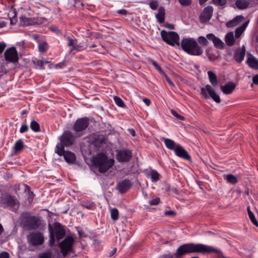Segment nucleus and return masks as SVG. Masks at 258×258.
Wrapping results in <instances>:
<instances>
[{
    "instance_id": "nucleus-31",
    "label": "nucleus",
    "mask_w": 258,
    "mask_h": 258,
    "mask_svg": "<svg viewBox=\"0 0 258 258\" xmlns=\"http://www.w3.org/2000/svg\"><path fill=\"white\" fill-rule=\"evenodd\" d=\"M224 179L227 180L228 182L233 184L237 182L236 177L231 174L224 175Z\"/></svg>"
},
{
    "instance_id": "nucleus-49",
    "label": "nucleus",
    "mask_w": 258,
    "mask_h": 258,
    "mask_svg": "<svg viewBox=\"0 0 258 258\" xmlns=\"http://www.w3.org/2000/svg\"><path fill=\"white\" fill-rule=\"evenodd\" d=\"M244 31H242L239 27L237 28L235 31V37L238 38L242 34Z\"/></svg>"
},
{
    "instance_id": "nucleus-7",
    "label": "nucleus",
    "mask_w": 258,
    "mask_h": 258,
    "mask_svg": "<svg viewBox=\"0 0 258 258\" xmlns=\"http://www.w3.org/2000/svg\"><path fill=\"white\" fill-rule=\"evenodd\" d=\"M161 36L162 40L168 45L174 46L176 44L178 46L180 45L179 36L174 31L167 32L163 30L161 31Z\"/></svg>"
},
{
    "instance_id": "nucleus-11",
    "label": "nucleus",
    "mask_w": 258,
    "mask_h": 258,
    "mask_svg": "<svg viewBox=\"0 0 258 258\" xmlns=\"http://www.w3.org/2000/svg\"><path fill=\"white\" fill-rule=\"evenodd\" d=\"M74 241V239L72 236H67L60 242V251L64 256H66L68 252L72 250Z\"/></svg>"
},
{
    "instance_id": "nucleus-32",
    "label": "nucleus",
    "mask_w": 258,
    "mask_h": 258,
    "mask_svg": "<svg viewBox=\"0 0 258 258\" xmlns=\"http://www.w3.org/2000/svg\"><path fill=\"white\" fill-rule=\"evenodd\" d=\"M48 62H49L47 61H44L43 60L39 59L33 61V63L36 66V67L41 70H44L45 69L44 64L47 63Z\"/></svg>"
},
{
    "instance_id": "nucleus-63",
    "label": "nucleus",
    "mask_w": 258,
    "mask_h": 258,
    "mask_svg": "<svg viewBox=\"0 0 258 258\" xmlns=\"http://www.w3.org/2000/svg\"><path fill=\"white\" fill-rule=\"evenodd\" d=\"M143 101L144 102V103L147 106H149L151 104V101L149 99L147 98H144L143 99Z\"/></svg>"
},
{
    "instance_id": "nucleus-20",
    "label": "nucleus",
    "mask_w": 258,
    "mask_h": 258,
    "mask_svg": "<svg viewBox=\"0 0 258 258\" xmlns=\"http://www.w3.org/2000/svg\"><path fill=\"white\" fill-rule=\"evenodd\" d=\"M235 84L232 82H228L223 86H221L220 88L224 94H231L235 88Z\"/></svg>"
},
{
    "instance_id": "nucleus-36",
    "label": "nucleus",
    "mask_w": 258,
    "mask_h": 258,
    "mask_svg": "<svg viewBox=\"0 0 258 258\" xmlns=\"http://www.w3.org/2000/svg\"><path fill=\"white\" fill-rule=\"evenodd\" d=\"M114 101L115 104L120 107H124L125 106L122 100L118 96L114 97Z\"/></svg>"
},
{
    "instance_id": "nucleus-9",
    "label": "nucleus",
    "mask_w": 258,
    "mask_h": 258,
    "mask_svg": "<svg viewBox=\"0 0 258 258\" xmlns=\"http://www.w3.org/2000/svg\"><path fill=\"white\" fill-rule=\"evenodd\" d=\"M27 240L31 245H40L44 243V237L40 232H32L27 236Z\"/></svg>"
},
{
    "instance_id": "nucleus-15",
    "label": "nucleus",
    "mask_w": 258,
    "mask_h": 258,
    "mask_svg": "<svg viewBox=\"0 0 258 258\" xmlns=\"http://www.w3.org/2000/svg\"><path fill=\"white\" fill-rule=\"evenodd\" d=\"M53 230L57 241L61 239L66 235V231L63 226L59 223H55Z\"/></svg>"
},
{
    "instance_id": "nucleus-8",
    "label": "nucleus",
    "mask_w": 258,
    "mask_h": 258,
    "mask_svg": "<svg viewBox=\"0 0 258 258\" xmlns=\"http://www.w3.org/2000/svg\"><path fill=\"white\" fill-rule=\"evenodd\" d=\"M201 94L206 99L211 97L216 103L221 102L220 97L210 85H206L201 89Z\"/></svg>"
},
{
    "instance_id": "nucleus-28",
    "label": "nucleus",
    "mask_w": 258,
    "mask_h": 258,
    "mask_svg": "<svg viewBox=\"0 0 258 258\" xmlns=\"http://www.w3.org/2000/svg\"><path fill=\"white\" fill-rule=\"evenodd\" d=\"M235 5L239 9H245L249 5V3L245 0H237Z\"/></svg>"
},
{
    "instance_id": "nucleus-64",
    "label": "nucleus",
    "mask_w": 258,
    "mask_h": 258,
    "mask_svg": "<svg viewBox=\"0 0 258 258\" xmlns=\"http://www.w3.org/2000/svg\"><path fill=\"white\" fill-rule=\"evenodd\" d=\"M159 258H173L171 254H164L159 257Z\"/></svg>"
},
{
    "instance_id": "nucleus-57",
    "label": "nucleus",
    "mask_w": 258,
    "mask_h": 258,
    "mask_svg": "<svg viewBox=\"0 0 258 258\" xmlns=\"http://www.w3.org/2000/svg\"><path fill=\"white\" fill-rule=\"evenodd\" d=\"M103 141H104L103 138H102L101 140H99V141L96 140L94 142V144L96 146L100 147L101 146L100 144H101L103 142Z\"/></svg>"
},
{
    "instance_id": "nucleus-62",
    "label": "nucleus",
    "mask_w": 258,
    "mask_h": 258,
    "mask_svg": "<svg viewBox=\"0 0 258 258\" xmlns=\"http://www.w3.org/2000/svg\"><path fill=\"white\" fill-rule=\"evenodd\" d=\"M252 82L253 84L255 85H258V74L253 77Z\"/></svg>"
},
{
    "instance_id": "nucleus-33",
    "label": "nucleus",
    "mask_w": 258,
    "mask_h": 258,
    "mask_svg": "<svg viewBox=\"0 0 258 258\" xmlns=\"http://www.w3.org/2000/svg\"><path fill=\"white\" fill-rule=\"evenodd\" d=\"M31 129L34 132H38L40 131L39 124L35 120H33L30 125Z\"/></svg>"
},
{
    "instance_id": "nucleus-43",
    "label": "nucleus",
    "mask_w": 258,
    "mask_h": 258,
    "mask_svg": "<svg viewBox=\"0 0 258 258\" xmlns=\"http://www.w3.org/2000/svg\"><path fill=\"white\" fill-rule=\"evenodd\" d=\"M213 2L215 5L222 7H224L227 3L226 0H213Z\"/></svg>"
},
{
    "instance_id": "nucleus-44",
    "label": "nucleus",
    "mask_w": 258,
    "mask_h": 258,
    "mask_svg": "<svg viewBox=\"0 0 258 258\" xmlns=\"http://www.w3.org/2000/svg\"><path fill=\"white\" fill-rule=\"evenodd\" d=\"M178 1L183 7L189 6L191 4V0H178Z\"/></svg>"
},
{
    "instance_id": "nucleus-4",
    "label": "nucleus",
    "mask_w": 258,
    "mask_h": 258,
    "mask_svg": "<svg viewBox=\"0 0 258 258\" xmlns=\"http://www.w3.org/2000/svg\"><path fill=\"white\" fill-rule=\"evenodd\" d=\"M180 43L182 49L189 54L200 55L203 52L202 48L198 45L197 42L194 38H183Z\"/></svg>"
},
{
    "instance_id": "nucleus-37",
    "label": "nucleus",
    "mask_w": 258,
    "mask_h": 258,
    "mask_svg": "<svg viewBox=\"0 0 258 258\" xmlns=\"http://www.w3.org/2000/svg\"><path fill=\"white\" fill-rule=\"evenodd\" d=\"M118 211L116 208H113L111 210V219L115 221L118 219Z\"/></svg>"
},
{
    "instance_id": "nucleus-51",
    "label": "nucleus",
    "mask_w": 258,
    "mask_h": 258,
    "mask_svg": "<svg viewBox=\"0 0 258 258\" xmlns=\"http://www.w3.org/2000/svg\"><path fill=\"white\" fill-rule=\"evenodd\" d=\"M28 131V126L27 124H23L20 129V133L21 134L27 132Z\"/></svg>"
},
{
    "instance_id": "nucleus-40",
    "label": "nucleus",
    "mask_w": 258,
    "mask_h": 258,
    "mask_svg": "<svg viewBox=\"0 0 258 258\" xmlns=\"http://www.w3.org/2000/svg\"><path fill=\"white\" fill-rule=\"evenodd\" d=\"M249 218L253 225L258 227V221L256 219L254 214L252 212H249Z\"/></svg>"
},
{
    "instance_id": "nucleus-60",
    "label": "nucleus",
    "mask_w": 258,
    "mask_h": 258,
    "mask_svg": "<svg viewBox=\"0 0 258 258\" xmlns=\"http://www.w3.org/2000/svg\"><path fill=\"white\" fill-rule=\"evenodd\" d=\"M6 47V44L4 42L0 43V53H2Z\"/></svg>"
},
{
    "instance_id": "nucleus-53",
    "label": "nucleus",
    "mask_w": 258,
    "mask_h": 258,
    "mask_svg": "<svg viewBox=\"0 0 258 258\" xmlns=\"http://www.w3.org/2000/svg\"><path fill=\"white\" fill-rule=\"evenodd\" d=\"M236 26V24L235 23H234V22L233 20V19L232 20H231V21H229V22H228L226 23V26L228 28H231V27H234V26Z\"/></svg>"
},
{
    "instance_id": "nucleus-42",
    "label": "nucleus",
    "mask_w": 258,
    "mask_h": 258,
    "mask_svg": "<svg viewBox=\"0 0 258 258\" xmlns=\"http://www.w3.org/2000/svg\"><path fill=\"white\" fill-rule=\"evenodd\" d=\"M151 63L153 64V66L155 67V68L160 73H164L162 68L160 67V66L157 63V62L154 60H151Z\"/></svg>"
},
{
    "instance_id": "nucleus-39",
    "label": "nucleus",
    "mask_w": 258,
    "mask_h": 258,
    "mask_svg": "<svg viewBox=\"0 0 258 258\" xmlns=\"http://www.w3.org/2000/svg\"><path fill=\"white\" fill-rule=\"evenodd\" d=\"M39 51L41 52H45L48 49V44L46 42L41 43L38 45Z\"/></svg>"
},
{
    "instance_id": "nucleus-50",
    "label": "nucleus",
    "mask_w": 258,
    "mask_h": 258,
    "mask_svg": "<svg viewBox=\"0 0 258 258\" xmlns=\"http://www.w3.org/2000/svg\"><path fill=\"white\" fill-rule=\"evenodd\" d=\"M84 49V47L83 45L81 43L78 44V43L75 45V47L74 49V50H76L77 51H80Z\"/></svg>"
},
{
    "instance_id": "nucleus-13",
    "label": "nucleus",
    "mask_w": 258,
    "mask_h": 258,
    "mask_svg": "<svg viewBox=\"0 0 258 258\" xmlns=\"http://www.w3.org/2000/svg\"><path fill=\"white\" fill-rule=\"evenodd\" d=\"M5 58L7 61L15 63L18 62L19 57L17 51L15 47L8 48L4 53Z\"/></svg>"
},
{
    "instance_id": "nucleus-25",
    "label": "nucleus",
    "mask_w": 258,
    "mask_h": 258,
    "mask_svg": "<svg viewBox=\"0 0 258 258\" xmlns=\"http://www.w3.org/2000/svg\"><path fill=\"white\" fill-rule=\"evenodd\" d=\"M207 74L211 84L213 87H217L218 85V82L215 74L211 71H208Z\"/></svg>"
},
{
    "instance_id": "nucleus-10",
    "label": "nucleus",
    "mask_w": 258,
    "mask_h": 258,
    "mask_svg": "<svg viewBox=\"0 0 258 258\" xmlns=\"http://www.w3.org/2000/svg\"><path fill=\"white\" fill-rule=\"evenodd\" d=\"M89 118L87 117L78 118L74 124L73 129L77 133L85 130L89 124Z\"/></svg>"
},
{
    "instance_id": "nucleus-27",
    "label": "nucleus",
    "mask_w": 258,
    "mask_h": 258,
    "mask_svg": "<svg viewBox=\"0 0 258 258\" xmlns=\"http://www.w3.org/2000/svg\"><path fill=\"white\" fill-rule=\"evenodd\" d=\"M24 148V144L22 139H19L17 141L13 146V149L15 150V153L19 152Z\"/></svg>"
},
{
    "instance_id": "nucleus-45",
    "label": "nucleus",
    "mask_w": 258,
    "mask_h": 258,
    "mask_svg": "<svg viewBox=\"0 0 258 258\" xmlns=\"http://www.w3.org/2000/svg\"><path fill=\"white\" fill-rule=\"evenodd\" d=\"M171 114L176 118L181 120H183L184 119V117L177 113V112L173 109L171 110Z\"/></svg>"
},
{
    "instance_id": "nucleus-30",
    "label": "nucleus",
    "mask_w": 258,
    "mask_h": 258,
    "mask_svg": "<svg viewBox=\"0 0 258 258\" xmlns=\"http://www.w3.org/2000/svg\"><path fill=\"white\" fill-rule=\"evenodd\" d=\"M150 176L151 181L153 182H155L159 180L160 175L157 171L155 170H151Z\"/></svg>"
},
{
    "instance_id": "nucleus-26",
    "label": "nucleus",
    "mask_w": 258,
    "mask_h": 258,
    "mask_svg": "<svg viewBox=\"0 0 258 258\" xmlns=\"http://www.w3.org/2000/svg\"><path fill=\"white\" fill-rule=\"evenodd\" d=\"M225 42L228 46H231L234 45L235 39L233 32H229L225 36Z\"/></svg>"
},
{
    "instance_id": "nucleus-54",
    "label": "nucleus",
    "mask_w": 258,
    "mask_h": 258,
    "mask_svg": "<svg viewBox=\"0 0 258 258\" xmlns=\"http://www.w3.org/2000/svg\"><path fill=\"white\" fill-rule=\"evenodd\" d=\"M0 258H9V254L6 251L2 252L0 253Z\"/></svg>"
},
{
    "instance_id": "nucleus-38",
    "label": "nucleus",
    "mask_w": 258,
    "mask_h": 258,
    "mask_svg": "<svg viewBox=\"0 0 258 258\" xmlns=\"http://www.w3.org/2000/svg\"><path fill=\"white\" fill-rule=\"evenodd\" d=\"M149 2L148 4L152 10H155L158 8L159 5L157 1L149 0Z\"/></svg>"
},
{
    "instance_id": "nucleus-21",
    "label": "nucleus",
    "mask_w": 258,
    "mask_h": 258,
    "mask_svg": "<svg viewBox=\"0 0 258 258\" xmlns=\"http://www.w3.org/2000/svg\"><path fill=\"white\" fill-rule=\"evenodd\" d=\"M63 156L64 160L69 164L74 163L76 160V155L71 151H66L63 149V153L60 156Z\"/></svg>"
},
{
    "instance_id": "nucleus-41",
    "label": "nucleus",
    "mask_w": 258,
    "mask_h": 258,
    "mask_svg": "<svg viewBox=\"0 0 258 258\" xmlns=\"http://www.w3.org/2000/svg\"><path fill=\"white\" fill-rule=\"evenodd\" d=\"M198 41L199 43L204 46H207L208 45V41L204 36H200L198 38Z\"/></svg>"
},
{
    "instance_id": "nucleus-16",
    "label": "nucleus",
    "mask_w": 258,
    "mask_h": 258,
    "mask_svg": "<svg viewBox=\"0 0 258 258\" xmlns=\"http://www.w3.org/2000/svg\"><path fill=\"white\" fill-rule=\"evenodd\" d=\"M174 151L177 156L182 159L187 161H189L191 159V157L187 152L179 144H178Z\"/></svg>"
},
{
    "instance_id": "nucleus-52",
    "label": "nucleus",
    "mask_w": 258,
    "mask_h": 258,
    "mask_svg": "<svg viewBox=\"0 0 258 258\" xmlns=\"http://www.w3.org/2000/svg\"><path fill=\"white\" fill-rule=\"evenodd\" d=\"M206 37L208 40L212 41L213 43H214L215 40L217 38V37H216L215 35L212 33L207 34Z\"/></svg>"
},
{
    "instance_id": "nucleus-34",
    "label": "nucleus",
    "mask_w": 258,
    "mask_h": 258,
    "mask_svg": "<svg viewBox=\"0 0 258 258\" xmlns=\"http://www.w3.org/2000/svg\"><path fill=\"white\" fill-rule=\"evenodd\" d=\"M67 39L69 41L68 44V46L71 47V51H73L75 45L78 43L77 40L76 39H72L70 37H68Z\"/></svg>"
},
{
    "instance_id": "nucleus-47",
    "label": "nucleus",
    "mask_w": 258,
    "mask_h": 258,
    "mask_svg": "<svg viewBox=\"0 0 258 258\" xmlns=\"http://www.w3.org/2000/svg\"><path fill=\"white\" fill-rule=\"evenodd\" d=\"M244 19V17L242 16H237L235 17L233 20L234 21V23L236 24V25L239 23L240 22H242L243 20Z\"/></svg>"
},
{
    "instance_id": "nucleus-24",
    "label": "nucleus",
    "mask_w": 258,
    "mask_h": 258,
    "mask_svg": "<svg viewBox=\"0 0 258 258\" xmlns=\"http://www.w3.org/2000/svg\"><path fill=\"white\" fill-rule=\"evenodd\" d=\"M246 63L250 68L255 70H258V60L256 59L255 57L252 55L247 58Z\"/></svg>"
},
{
    "instance_id": "nucleus-59",
    "label": "nucleus",
    "mask_w": 258,
    "mask_h": 258,
    "mask_svg": "<svg viewBox=\"0 0 258 258\" xmlns=\"http://www.w3.org/2000/svg\"><path fill=\"white\" fill-rule=\"evenodd\" d=\"M165 214L167 216H174L175 215V213L173 211L169 210L166 211L165 212Z\"/></svg>"
},
{
    "instance_id": "nucleus-17",
    "label": "nucleus",
    "mask_w": 258,
    "mask_h": 258,
    "mask_svg": "<svg viewBox=\"0 0 258 258\" xmlns=\"http://www.w3.org/2000/svg\"><path fill=\"white\" fill-rule=\"evenodd\" d=\"M245 53V48L244 45L241 47L237 48L234 53V58L238 63L242 62L244 59Z\"/></svg>"
},
{
    "instance_id": "nucleus-61",
    "label": "nucleus",
    "mask_w": 258,
    "mask_h": 258,
    "mask_svg": "<svg viewBox=\"0 0 258 258\" xmlns=\"http://www.w3.org/2000/svg\"><path fill=\"white\" fill-rule=\"evenodd\" d=\"M249 23V21H247L245 22H244L239 28L240 29H242V31H244L246 29V27L247 26V25Z\"/></svg>"
},
{
    "instance_id": "nucleus-2",
    "label": "nucleus",
    "mask_w": 258,
    "mask_h": 258,
    "mask_svg": "<svg viewBox=\"0 0 258 258\" xmlns=\"http://www.w3.org/2000/svg\"><path fill=\"white\" fill-rule=\"evenodd\" d=\"M92 163L93 166L98 169L100 173L107 172L114 164V160L108 158L106 154L103 153H98L93 157Z\"/></svg>"
},
{
    "instance_id": "nucleus-29",
    "label": "nucleus",
    "mask_w": 258,
    "mask_h": 258,
    "mask_svg": "<svg viewBox=\"0 0 258 258\" xmlns=\"http://www.w3.org/2000/svg\"><path fill=\"white\" fill-rule=\"evenodd\" d=\"M49 244L50 246H53L55 244V236L53 232V230L52 227L49 225Z\"/></svg>"
},
{
    "instance_id": "nucleus-1",
    "label": "nucleus",
    "mask_w": 258,
    "mask_h": 258,
    "mask_svg": "<svg viewBox=\"0 0 258 258\" xmlns=\"http://www.w3.org/2000/svg\"><path fill=\"white\" fill-rule=\"evenodd\" d=\"M220 250L214 247L203 244L187 243L180 246L175 253V256L178 258L187 253L201 252L219 253Z\"/></svg>"
},
{
    "instance_id": "nucleus-23",
    "label": "nucleus",
    "mask_w": 258,
    "mask_h": 258,
    "mask_svg": "<svg viewBox=\"0 0 258 258\" xmlns=\"http://www.w3.org/2000/svg\"><path fill=\"white\" fill-rule=\"evenodd\" d=\"M165 11L163 7L161 6L158 9V13L155 15L156 18L160 23H163L165 20Z\"/></svg>"
},
{
    "instance_id": "nucleus-56",
    "label": "nucleus",
    "mask_w": 258,
    "mask_h": 258,
    "mask_svg": "<svg viewBox=\"0 0 258 258\" xmlns=\"http://www.w3.org/2000/svg\"><path fill=\"white\" fill-rule=\"evenodd\" d=\"M65 66V63L64 62H61L55 64V68L56 69H62Z\"/></svg>"
},
{
    "instance_id": "nucleus-12",
    "label": "nucleus",
    "mask_w": 258,
    "mask_h": 258,
    "mask_svg": "<svg viewBox=\"0 0 258 258\" xmlns=\"http://www.w3.org/2000/svg\"><path fill=\"white\" fill-rule=\"evenodd\" d=\"M132 157V152L128 149H121L116 151V158L119 163L128 162Z\"/></svg>"
},
{
    "instance_id": "nucleus-18",
    "label": "nucleus",
    "mask_w": 258,
    "mask_h": 258,
    "mask_svg": "<svg viewBox=\"0 0 258 258\" xmlns=\"http://www.w3.org/2000/svg\"><path fill=\"white\" fill-rule=\"evenodd\" d=\"M20 25L23 26L40 24V23L38 22L35 19L28 18L24 15H22L20 17Z\"/></svg>"
},
{
    "instance_id": "nucleus-55",
    "label": "nucleus",
    "mask_w": 258,
    "mask_h": 258,
    "mask_svg": "<svg viewBox=\"0 0 258 258\" xmlns=\"http://www.w3.org/2000/svg\"><path fill=\"white\" fill-rule=\"evenodd\" d=\"M127 11L125 9H120L117 11V13L123 16H126Z\"/></svg>"
},
{
    "instance_id": "nucleus-14",
    "label": "nucleus",
    "mask_w": 258,
    "mask_h": 258,
    "mask_svg": "<svg viewBox=\"0 0 258 258\" xmlns=\"http://www.w3.org/2000/svg\"><path fill=\"white\" fill-rule=\"evenodd\" d=\"M213 10V7L211 6H208L203 9L200 15V20L202 23H206L211 19Z\"/></svg>"
},
{
    "instance_id": "nucleus-46",
    "label": "nucleus",
    "mask_w": 258,
    "mask_h": 258,
    "mask_svg": "<svg viewBox=\"0 0 258 258\" xmlns=\"http://www.w3.org/2000/svg\"><path fill=\"white\" fill-rule=\"evenodd\" d=\"M52 254L50 252L47 251L40 254L39 258H51Z\"/></svg>"
},
{
    "instance_id": "nucleus-58",
    "label": "nucleus",
    "mask_w": 258,
    "mask_h": 258,
    "mask_svg": "<svg viewBox=\"0 0 258 258\" xmlns=\"http://www.w3.org/2000/svg\"><path fill=\"white\" fill-rule=\"evenodd\" d=\"M164 76H165L166 81L168 83V84H170L171 86H174V84L172 82V81L171 80V79L165 74H164Z\"/></svg>"
},
{
    "instance_id": "nucleus-5",
    "label": "nucleus",
    "mask_w": 258,
    "mask_h": 258,
    "mask_svg": "<svg viewBox=\"0 0 258 258\" xmlns=\"http://www.w3.org/2000/svg\"><path fill=\"white\" fill-rule=\"evenodd\" d=\"M75 137L73 134L69 131H64L59 137L60 143H58L55 149V153L60 156L65 147H69L74 144Z\"/></svg>"
},
{
    "instance_id": "nucleus-3",
    "label": "nucleus",
    "mask_w": 258,
    "mask_h": 258,
    "mask_svg": "<svg viewBox=\"0 0 258 258\" xmlns=\"http://www.w3.org/2000/svg\"><path fill=\"white\" fill-rule=\"evenodd\" d=\"M20 224L24 229L31 230L38 229L40 222L38 217L25 213L22 214L20 218Z\"/></svg>"
},
{
    "instance_id": "nucleus-22",
    "label": "nucleus",
    "mask_w": 258,
    "mask_h": 258,
    "mask_svg": "<svg viewBox=\"0 0 258 258\" xmlns=\"http://www.w3.org/2000/svg\"><path fill=\"white\" fill-rule=\"evenodd\" d=\"M161 140L164 142L166 147L170 150L174 151L178 144L170 139L163 137Z\"/></svg>"
},
{
    "instance_id": "nucleus-19",
    "label": "nucleus",
    "mask_w": 258,
    "mask_h": 258,
    "mask_svg": "<svg viewBox=\"0 0 258 258\" xmlns=\"http://www.w3.org/2000/svg\"><path fill=\"white\" fill-rule=\"evenodd\" d=\"M131 185L132 183L130 180L124 179L118 183L117 188L120 193L123 194L127 191Z\"/></svg>"
},
{
    "instance_id": "nucleus-35",
    "label": "nucleus",
    "mask_w": 258,
    "mask_h": 258,
    "mask_svg": "<svg viewBox=\"0 0 258 258\" xmlns=\"http://www.w3.org/2000/svg\"><path fill=\"white\" fill-rule=\"evenodd\" d=\"M213 44L216 47L220 49L223 48L224 46V43L218 37L215 40Z\"/></svg>"
},
{
    "instance_id": "nucleus-48",
    "label": "nucleus",
    "mask_w": 258,
    "mask_h": 258,
    "mask_svg": "<svg viewBox=\"0 0 258 258\" xmlns=\"http://www.w3.org/2000/svg\"><path fill=\"white\" fill-rule=\"evenodd\" d=\"M160 200L159 198H156L155 199L150 201L149 204L150 206L157 205L159 203Z\"/></svg>"
},
{
    "instance_id": "nucleus-6",
    "label": "nucleus",
    "mask_w": 258,
    "mask_h": 258,
    "mask_svg": "<svg viewBox=\"0 0 258 258\" xmlns=\"http://www.w3.org/2000/svg\"><path fill=\"white\" fill-rule=\"evenodd\" d=\"M0 204L4 208H9L11 210H16L19 208V202L15 196L8 194L3 195L0 199Z\"/></svg>"
}]
</instances>
